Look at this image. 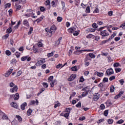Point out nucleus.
Wrapping results in <instances>:
<instances>
[{
    "label": "nucleus",
    "instance_id": "1",
    "mask_svg": "<svg viewBox=\"0 0 125 125\" xmlns=\"http://www.w3.org/2000/svg\"><path fill=\"white\" fill-rule=\"evenodd\" d=\"M104 28H105V26L100 27L98 29V31L100 32V34L102 36V37H103V38L108 37V36L109 35L108 31L106 30H103Z\"/></svg>",
    "mask_w": 125,
    "mask_h": 125
},
{
    "label": "nucleus",
    "instance_id": "2",
    "mask_svg": "<svg viewBox=\"0 0 125 125\" xmlns=\"http://www.w3.org/2000/svg\"><path fill=\"white\" fill-rule=\"evenodd\" d=\"M56 31V26L55 25H53L50 28V31H49L48 33L50 34V37L52 36V34L54 33Z\"/></svg>",
    "mask_w": 125,
    "mask_h": 125
},
{
    "label": "nucleus",
    "instance_id": "3",
    "mask_svg": "<svg viewBox=\"0 0 125 125\" xmlns=\"http://www.w3.org/2000/svg\"><path fill=\"white\" fill-rule=\"evenodd\" d=\"M89 56V57H90L91 58H92L93 59H94V58H95V55H94V54H93L92 53H89L88 55H86V57L85 58L86 61H88V60L91 61V59H88Z\"/></svg>",
    "mask_w": 125,
    "mask_h": 125
},
{
    "label": "nucleus",
    "instance_id": "4",
    "mask_svg": "<svg viewBox=\"0 0 125 125\" xmlns=\"http://www.w3.org/2000/svg\"><path fill=\"white\" fill-rule=\"evenodd\" d=\"M44 63H45V59H41L35 64V66H41V65L43 64Z\"/></svg>",
    "mask_w": 125,
    "mask_h": 125
},
{
    "label": "nucleus",
    "instance_id": "5",
    "mask_svg": "<svg viewBox=\"0 0 125 125\" xmlns=\"http://www.w3.org/2000/svg\"><path fill=\"white\" fill-rule=\"evenodd\" d=\"M76 78H77V75L76 74H72L68 78V81L69 82H72Z\"/></svg>",
    "mask_w": 125,
    "mask_h": 125
},
{
    "label": "nucleus",
    "instance_id": "6",
    "mask_svg": "<svg viewBox=\"0 0 125 125\" xmlns=\"http://www.w3.org/2000/svg\"><path fill=\"white\" fill-rule=\"evenodd\" d=\"M125 93V91H121L119 93L115 96L114 99H118Z\"/></svg>",
    "mask_w": 125,
    "mask_h": 125
},
{
    "label": "nucleus",
    "instance_id": "7",
    "mask_svg": "<svg viewBox=\"0 0 125 125\" xmlns=\"http://www.w3.org/2000/svg\"><path fill=\"white\" fill-rule=\"evenodd\" d=\"M17 90H18V87H17V85L14 86L13 88L10 89V92H12V93L17 92Z\"/></svg>",
    "mask_w": 125,
    "mask_h": 125
},
{
    "label": "nucleus",
    "instance_id": "8",
    "mask_svg": "<svg viewBox=\"0 0 125 125\" xmlns=\"http://www.w3.org/2000/svg\"><path fill=\"white\" fill-rule=\"evenodd\" d=\"M106 75H108V76H110V75H113L114 74V70H113V69L110 68L106 70Z\"/></svg>",
    "mask_w": 125,
    "mask_h": 125
},
{
    "label": "nucleus",
    "instance_id": "9",
    "mask_svg": "<svg viewBox=\"0 0 125 125\" xmlns=\"http://www.w3.org/2000/svg\"><path fill=\"white\" fill-rule=\"evenodd\" d=\"M23 24L25 26V27H27L29 28L30 27V24H29V21L27 20H24L23 21Z\"/></svg>",
    "mask_w": 125,
    "mask_h": 125
},
{
    "label": "nucleus",
    "instance_id": "10",
    "mask_svg": "<svg viewBox=\"0 0 125 125\" xmlns=\"http://www.w3.org/2000/svg\"><path fill=\"white\" fill-rule=\"evenodd\" d=\"M75 31H76V28L75 27H71L68 29V33H70L71 34H73Z\"/></svg>",
    "mask_w": 125,
    "mask_h": 125
},
{
    "label": "nucleus",
    "instance_id": "11",
    "mask_svg": "<svg viewBox=\"0 0 125 125\" xmlns=\"http://www.w3.org/2000/svg\"><path fill=\"white\" fill-rule=\"evenodd\" d=\"M61 41H62V37H60L58 40H57V41H56L55 42V45H59V44H60V42H61Z\"/></svg>",
    "mask_w": 125,
    "mask_h": 125
},
{
    "label": "nucleus",
    "instance_id": "12",
    "mask_svg": "<svg viewBox=\"0 0 125 125\" xmlns=\"http://www.w3.org/2000/svg\"><path fill=\"white\" fill-rule=\"evenodd\" d=\"M27 106V103H23L21 105V110H25V107Z\"/></svg>",
    "mask_w": 125,
    "mask_h": 125
},
{
    "label": "nucleus",
    "instance_id": "13",
    "mask_svg": "<svg viewBox=\"0 0 125 125\" xmlns=\"http://www.w3.org/2000/svg\"><path fill=\"white\" fill-rule=\"evenodd\" d=\"M43 18H44V16H42L40 18L37 19L36 20V22H37V23H39V22H40V21H42V19H43Z\"/></svg>",
    "mask_w": 125,
    "mask_h": 125
},
{
    "label": "nucleus",
    "instance_id": "14",
    "mask_svg": "<svg viewBox=\"0 0 125 125\" xmlns=\"http://www.w3.org/2000/svg\"><path fill=\"white\" fill-rule=\"evenodd\" d=\"M14 100H18V99H19V93L15 94V95L14 96Z\"/></svg>",
    "mask_w": 125,
    "mask_h": 125
},
{
    "label": "nucleus",
    "instance_id": "15",
    "mask_svg": "<svg viewBox=\"0 0 125 125\" xmlns=\"http://www.w3.org/2000/svg\"><path fill=\"white\" fill-rule=\"evenodd\" d=\"M100 97V95H95L94 97V101H97V100H98V99H99Z\"/></svg>",
    "mask_w": 125,
    "mask_h": 125
},
{
    "label": "nucleus",
    "instance_id": "16",
    "mask_svg": "<svg viewBox=\"0 0 125 125\" xmlns=\"http://www.w3.org/2000/svg\"><path fill=\"white\" fill-rule=\"evenodd\" d=\"M33 112V110L29 108L28 111H27V116H31L32 114V112Z\"/></svg>",
    "mask_w": 125,
    "mask_h": 125
},
{
    "label": "nucleus",
    "instance_id": "17",
    "mask_svg": "<svg viewBox=\"0 0 125 125\" xmlns=\"http://www.w3.org/2000/svg\"><path fill=\"white\" fill-rule=\"evenodd\" d=\"M12 125H18V122L14 119L11 123Z\"/></svg>",
    "mask_w": 125,
    "mask_h": 125
},
{
    "label": "nucleus",
    "instance_id": "18",
    "mask_svg": "<svg viewBox=\"0 0 125 125\" xmlns=\"http://www.w3.org/2000/svg\"><path fill=\"white\" fill-rule=\"evenodd\" d=\"M89 91H86L85 92H83L82 94V96L83 97H84L85 96H86L87 94H88Z\"/></svg>",
    "mask_w": 125,
    "mask_h": 125
},
{
    "label": "nucleus",
    "instance_id": "19",
    "mask_svg": "<svg viewBox=\"0 0 125 125\" xmlns=\"http://www.w3.org/2000/svg\"><path fill=\"white\" fill-rule=\"evenodd\" d=\"M55 52V51H53L52 52H51L50 53H48L47 54V57H51V56H53V55L54 54V53Z\"/></svg>",
    "mask_w": 125,
    "mask_h": 125
},
{
    "label": "nucleus",
    "instance_id": "20",
    "mask_svg": "<svg viewBox=\"0 0 125 125\" xmlns=\"http://www.w3.org/2000/svg\"><path fill=\"white\" fill-rule=\"evenodd\" d=\"M116 35H117L116 33L112 34V35L109 37L108 40H109V41L110 40H113V39H114V38H115V37H116Z\"/></svg>",
    "mask_w": 125,
    "mask_h": 125
},
{
    "label": "nucleus",
    "instance_id": "21",
    "mask_svg": "<svg viewBox=\"0 0 125 125\" xmlns=\"http://www.w3.org/2000/svg\"><path fill=\"white\" fill-rule=\"evenodd\" d=\"M85 12L86 13H90V7L89 6L86 7Z\"/></svg>",
    "mask_w": 125,
    "mask_h": 125
},
{
    "label": "nucleus",
    "instance_id": "22",
    "mask_svg": "<svg viewBox=\"0 0 125 125\" xmlns=\"http://www.w3.org/2000/svg\"><path fill=\"white\" fill-rule=\"evenodd\" d=\"M11 105L12 107H14V108H17V107L18 106L16 103H14L13 102L11 104Z\"/></svg>",
    "mask_w": 125,
    "mask_h": 125
},
{
    "label": "nucleus",
    "instance_id": "23",
    "mask_svg": "<svg viewBox=\"0 0 125 125\" xmlns=\"http://www.w3.org/2000/svg\"><path fill=\"white\" fill-rule=\"evenodd\" d=\"M110 92H114L115 91V86L111 85L110 88Z\"/></svg>",
    "mask_w": 125,
    "mask_h": 125
},
{
    "label": "nucleus",
    "instance_id": "24",
    "mask_svg": "<svg viewBox=\"0 0 125 125\" xmlns=\"http://www.w3.org/2000/svg\"><path fill=\"white\" fill-rule=\"evenodd\" d=\"M42 84L44 87H45V88H47V87H48V84L45 82L42 83Z\"/></svg>",
    "mask_w": 125,
    "mask_h": 125
},
{
    "label": "nucleus",
    "instance_id": "25",
    "mask_svg": "<svg viewBox=\"0 0 125 125\" xmlns=\"http://www.w3.org/2000/svg\"><path fill=\"white\" fill-rule=\"evenodd\" d=\"M71 71H73L74 72L78 71V67L76 66L72 67Z\"/></svg>",
    "mask_w": 125,
    "mask_h": 125
},
{
    "label": "nucleus",
    "instance_id": "26",
    "mask_svg": "<svg viewBox=\"0 0 125 125\" xmlns=\"http://www.w3.org/2000/svg\"><path fill=\"white\" fill-rule=\"evenodd\" d=\"M5 54L7 56H10V55H11V52L9 50H6Z\"/></svg>",
    "mask_w": 125,
    "mask_h": 125
},
{
    "label": "nucleus",
    "instance_id": "27",
    "mask_svg": "<svg viewBox=\"0 0 125 125\" xmlns=\"http://www.w3.org/2000/svg\"><path fill=\"white\" fill-rule=\"evenodd\" d=\"M16 118H17L19 122H22V118L21 117V116L19 115H16Z\"/></svg>",
    "mask_w": 125,
    "mask_h": 125
},
{
    "label": "nucleus",
    "instance_id": "28",
    "mask_svg": "<svg viewBox=\"0 0 125 125\" xmlns=\"http://www.w3.org/2000/svg\"><path fill=\"white\" fill-rule=\"evenodd\" d=\"M28 59V56H23L21 58V61H25V60H27Z\"/></svg>",
    "mask_w": 125,
    "mask_h": 125
},
{
    "label": "nucleus",
    "instance_id": "29",
    "mask_svg": "<svg viewBox=\"0 0 125 125\" xmlns=\"http://www.w3.org/2000/svg\"><path fill=\"white\" fill-rule=\"evenodd\" d=\"M99 9L98 8V7H96L95 9L94 10L93 13H99Z\"/></svg>",
    "mask_w": 125,
    "mask_h": 125
},
{
    "label": "nucleus",
    "instance_id": "30",
    "mask_svg": "<svg viewBox=\"0 0 125 125\" xmlns=\"http://www.w3.org/2000/svg\"><path fill=\"white\" fill-rule=\"evenodd\" d=\"M100 109L101 110H104V109H105V105L103 104H101L100 106Z\"/></svg>",
    "mask_w": 125,
    "mask_h": 125
},
{
    "label": "nucleus",
    "instance_id": "31",
    "mask_svg": "<svg viewBox=\"0 0 125 125\" xmlns=\"http://www.w3.org/2000/svg\"><path fill=\"white\" fill-rule=\"evenodd\" d=\"M76 106L77 108H81V107H82V103L81 102H78V103L76 105Z\"/></svg>",
    "mask_w": 125,
    "mask_h": 125
},
{
    "label": "nucleus",
    "instance_id": "32",
    "mask_svg": "<svg viewBox=\"0 0 125 125\" xmlns=\"http://www.w3.org/2000/svg\"><path fill=\"white\" fill-rule=\"evenodd\" d=\"M55 83V80H53L50 83L51 87H53L54 86V84Z\"/></svg>",
    "mask_w": 125,
    "mask_h": 125
},
{
    "label": "nucleus",
    "instance_id": "33",
    "mask_svg": "<svg viewBox=\"0 0 125 125\" xmlns=\"http://www.w3.org/2000/svg\"><path fill=\"white\" fill-rule=\"evenodd\" d=\"M107 123L108 124H109V125H111V124H113V123H114V120L113 119H108L107 121Z\"/></svg>",
    "mask_w": 125,
    "mask_h": 125
},
{
    "label": "nucleus",
    "instance_id": "34",
    "mask_svg": "<svg viewBox=\"0 0 125 125\" xmlns=\"http://www.w3.org/2000/svg\"><path fill=\"white\" fill-rule=\"evenodd\" d=\"M69 116H70V113H69L66 112L63 114V117H64V118H66V119H68Z\"/></svg>",
    "mask_w": 125,
    "mask_h": 125
},
{
    "label": "nucleus",
    "instance_id": "35",
    "mask_svg": "<svg viewBox=\"0 0 125 125\" xmlns=\"http://www.w3.org/2000/svg\"><path fill=\"white\" fill-rule=\"evenodd\" d=\"M71 110H72V108L68 107V108H66L65 112H67V113H71Z\"/></svg>",
    "mask_w": 125,
    "mask_h": 125
},
{
    "label": "nucleus",
    "instance_id": "36",
    "mask_svg": "<svg viewBox=\"0 0 125 125\" xmlns=\"http://www.w3.org/2000/svg\"><path fill=\"white\" fill-rule=\"evenodd\" d=\"M110 41V39H108L107 40H104L102 42V44H105V43H106V42H108Z\"/></svg>",
    "mask_w": 125,
    "mask_h": 125
},
{
    "label": "nucleus",
    "instance_id": "37",
    "mask_svg": "<svg viewBox=\"0 0 125 125\" xmlns=\"http://www.w3.org/2000/svg\"><path fill=\"white\" fill-rule=\"evenodd\" d=\"M33 27H31L29 29V31H28V35H31V34H32V32H33Z\"/></svg>",
    "mask_w": 125,
    "mask_h": 125
},
{
    "label": "nucleus",
    "instance_id": "38",
    "mask_svg": "<svg viewBox=\"0 0 125 125\" xmlns=\"http://www.w3.org/2000/svg\"><path fill=\"white\" fill-rule=\"evenodd\" d=\"M21 55V53H20V52H16L15 53V55H16V57H17V58H19V57H20Z\"/></svg>",
    "mask_w": 125,
    "mask_h": 125
},
{
    "label": "nucleus",
    "instance_id": "39",
    "mask_svg": "<svg viewBox=\"0 0 125 125\" xmlns=\"http://www.w3.org/2000/svg\"><path fill=\"white\" fill-rule=\"evenodd\" d=\"M93 37H94V35L92 34H89L86 37V38H87V39H91V38H93Z\"/></svg>",
    "mask_w": 125,
    "mask_h": 125
},
{
    "label": "nucleus",
    "instance_id": "40",
    "mask_svg": "<svg viewBox=\"0 0 125 125\" xmlns=\"http://www.w3.org/2000/svg\"><path fill=\"white\" fill-rule=\"evenodd\" d=\"M109 113V110H105L104 111V116H105V117H107V116H108V113Z\"/></svg>",
    "mask_w": 125,
    "mask_h": 125
},
{
    "label": "nucleus",
    "instance_id": "41",
    "mask_svg": "<svg viewBox=\"0 0 125 125\" xmlns=\"http://www.w3.org/2000/svg\"><path fill=\"white\" fill-rule=\"evenodd\" d=\"M10 6H11V4L8 3L5 5V8L6 9L7 7H10Z\"/></svg>",
    "mask_w": 125,
    "mask_h": 125
},
{
    "label": "nucleus",
    "instance_id": "42",
    "mask_svg": "<svg viewBox=\"0 0 125 125\" xmlns=\"http://www.w3.org/2000/svg\"><path fill=\"white\" fill-rule=\"evenodd\" d=\"M103 82L104 83H108V82H109V80H108V78H106V77L104 78Z\"/></svg>",
    "mask_w": 125,
    "mask_h": 125
},
{
    "label": "nucleus",
    "instance_id": "43",
    "mask_svg": "<svg viewBox=\"0 0 125 125\" xmlns=\"http://www.w3.org/2000/svg\"><path fill=\"white\" fill-rule=\"evenodd\" d=\"M61 3H62V10H64V9H65V3H64V1H61Z\"/></svg>",
    "mask_w": 125,
    "mask_h": 125
},
{
    "label": "nucleus",
    "instance_id": "44",
    "mask_svg": "<svg viewBox=\"0 0 125 125\" xmlns=\"http://www.w3.org/2000/svg\"><path fill=\"white\" fill-rule=\"evenodd\" d=\"M115 70L116 73H119L122 71V69H121L120 68H116Z\"/></svg>",
    "mask_w": 125,
    "mask_h": 125
},
{
    "label": "nucleus",
    "instance_id": "45",
    "mask_svg": "<svg viewBox=\"0 0 125 125\" xmlns=\"http://www.w3.org/2000/svg\"><path fill=\"white\" fill-rule=\"evenodd\" d=\"M12 32V29L11 27H9L7 29V32L9 33V34H10Z\"/></svg>",
    "mask_w": 125,
    "mask_h": 125
},
{
    "label": "nucleus",
    "instance_id": "46",
    "mask_svg": "<svg viewBox=\"0 0 125 125\" xmlns=\"http://www.w3.org/2000/svg\"><path fill=\"white\" fill-rule=\"evenodd\" d=\"M62 20H63V18H62V17H58L57 18L58 22H61V21H62Z\"/></svg>",
    "mask_w": 125,
    "mask_h": 125
},
{
    "label": "nucleus",
    "instance_id": "47",
    "mask_svg": "<svg viewBox=\"0 0 125 125\" xmlns=\"http://www.w3.org/2000/svg\"><path fill=\"white\" fill-rule=\"evenodd\" d=\"M21 75H22V71L20 70L17 72V77H19V76H21Z\"/></svg>",
    "mask_w": 125,
    "mask_h": 125
},
{
    "label": "nucleus",
    "instance_id": "48",
    "mask_svg": "<svg viewBox=\"0 0 125 125\" xmlns=\"http://www.w3.org/2000/svg\"><path fill=\"white\" fill-rule=\"evenodd\" d=\"M97 75L99 77H103L104 74H103V73L97 72Z\"/></svg>",
    "mask_w": 125,
    "mask_h": 125
},
{
    "label": "nucleus",
    "instance_id": "49",
    "mask_svg": "<svg viewBox=\"0 0 125 125\" xmlns=\"http://www.w3.org/2000/svg\"><path fill=\"white\" fill-rule=\"evenodd\" d=\"M124 123V120L121 119L120 120H119L116 124H119V125H121V124Z\"/></svg>",
    "mask_w": 125,
    "mask_h": 125
},
{
    "label": "nucleus",
    "instance_id": "50",
    "mask_svg": "<svg viewBox=\"0 0 125 125\" xmlns=\"http://www.w3.org/2000/svg\"><path fill=\"white\" fill-rule=\"evenodd\" d=\"M45 31H46V32H47V35H48V36H49V37H50V34H49V31H50V29H48V28H45Z\"/></svg>",
    "mask_w": 125,
    "mask_h": 125
},
{
    "label": "nucleus",
    "instance_id": "51",
    "mask_svg": "<svg viewBox=\"0 0 125 125\" xmlns=\"http://www.w3.org/2000/svg\"><path fill=\"white\" fill-rule=\"evenodd\" d=\"M51 4L53 7H55V6H56V4L55 3V1H52L51 2Z\"/></svg>",
    "mask_w": 125,
    "mask_h": 125
},
{
    "label": "nucleus",
    "instance_id": "52",
    "mask_svg": "<svg viewBox=\"0 0 125 125\" xmlns=\"http://www.w3.org/2000/svg\"><path fill=\"white\" fill-rule=\"evenodd\" d=\"M61 104L60 103H58L57 104H56L54 105V108H57V107H59V106H60Z\"/></svg>",
    "mask_w": 125,
    "mask_h": 125
},
{
    "label": "nucleus",
    "instance_id": "53",
    "mask_svg": "<svg viewBox=\"0 0 125 125\" xmlns=\"http://www.w3.org/2000/svg\"><path fill=\"white\" fill-rule=\"evenodd\" d=\"M53 80V76H50L49 78H48V81L49 82H52V81Z\"/></svg>",
    "mask_w": 125,
    "mask_h": 125
},
{
    "label": "nucleus",
    "instance_id": "54",
    "mask_svg": "<svg viewBox=\"0 0 125 125\" xmlns=\"http://www.w3.org/2000/svg\"><path fill=\"white\" fill-rule=\"evenodd\" d=\"M116 79V76H111L109 78V81H113V80H115Z\"/></svg>",
    "mask_w": 125,
    "mask_h": 125
},
{
    "label": "nucleus",
    "instance_id": "55",
    "mask_svg": "<svg viewBox=\"0 0 125 125\" xmlns=\"http://www.w3.org/2000/svg\"><path fill=\"white\" fill-rule=\"evenodd\" d=\"M74 36H79V32L76 30L73 32Z\"/></svg>",
    "mask_w": 125,
    "mask_h": 125
},
{
    "label": "nucleus",
    "instance_id": "56",
    "mask_svg": "<svg viewBox=\"0 0 125 125\" xmlns=\"http://www.w3.org/2000/svg\"><path fill=\"white\" fill-rule=\"evenodd\" d=\"M114 40H115V42H119V41H120V40H121V37H116Z\"/></svg>",
    "mask_w": 125,
    "mask_h": 125
},
{
    "label": "nucleus",
    "instance_id": "57",
    "mask_svg": "<svg viewBox=\"0 0 125 125\" xmlns=\"http://www.w3.org/2000/svg\"><path fill=\"white\" fill-rule=\"evenodd\" d=\"M67 90V88H66V87H62L61 91H62V92H65V91H66Z\"/></svg>",
    "mask_w": 125,
    "mask_h": 125
},
{
    "label": "nucleus",
    "instance_id": "58",
    "mask_svg": "<svg viewBox=\"0 0 125 125\" xmlns=\"http://www.w3.org/2000/svg\"><path fill=\"white\" fill-rule=\"evenodd\" d=\"M114 67H119L120 66V63L119 62H116L113 64Z\"/></svg>",
    "mask_w": 125,
    "mask_h": 125
},
{
    "label": "nucleus",
    "instance_id": "59",
    "mask_svg": "<svg viewBox=\"0 0 125 125\" xmlns=\"http://www.w3.org/2000/svg\"><path fill=\"white\" fill-rule=\"evenodd\" d=\"M92 27L94 28H98V26L97 25V24L94 23L92 24Z\"/></svg>",
    "mask_w": 125,
    "mask_h": 125
},
{
    "label": "nucleus",
    "instance_id": "60",
    "mask_svg": "<svg viewBox=\"0 0 125 125\" xmlns=\"http://www.w3.org/2000/svg\"><path fill=\"white\" fill-rule=\"evenodd\" d=\"M89 31L93 33L95 32V28H89Z\"/></svg>",
    "mask_w": 125,
    "mask_h": 125
},
{
    "label": "nucleus",
    "instance_id": "61",
    "mask_svg": "<svg viewBox=\"0 0 125 125\" xmlns=\"http://www.w3.org/2000/svg\"><path fill=\"white\" fill-rule=\"evenodd\" d=\"M97 24H98V25H99L100 26L101 25H103V24H104V23H103V22H102L101 21H97Z\"/></svg>",
    "mask_w": 125,
    "mask_h": 125
},
{
    "label": "nucleus",
    "instance_id": "62",
    "mask_svg": "<svg viewBox=\"0 0 125 125\" xmlns=\"http://www.w3.org/2000/svg\"><path fill=\"white\" fill-rule=\"evenodd\" d=\"M40 10H41V11H42V12H43V11H45V9L44 8V7H40Z\"/></svg>",
    "mask_w": 125,
    "mask_h": 125
},
{
    "label": "nucleus",
    "instance_id": "63",
    "mask_svg": "<svg viewBox=\"0 0 125 125\" xmlns=\"http://www.w3.org/2000/svg\"><path fill=\"white\" fill-rule=\"evenodd\" d=\"M45 2H46V5H49V4H50V0H46Z\"/></svg>",
    "mask_w": 125,
    "mask_h": 125
},
{
    "label": "nucleus",
    "instance_id": "64",
    "mask_svg": "<svg viewBox=\"0 0 125 125\" xmlns=\"http://www.w3.org/2000/svg\"><path fill=\"white\" fill-rule=\"evenodd\" d=\"M120 28H122L124 30H125V23L122 24L120 26Z\"/></svg>",
    "mask_w": 125,
    "mask_h": 125
}]
</instances>
